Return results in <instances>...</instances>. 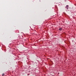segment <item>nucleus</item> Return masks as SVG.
<instances>
[{
  "instance_id": "1",
  "label": "nucleus",
  "mask_w": 76,
  "mask_h": 76,
  "mask_svg": "<svg viewBox=\"0 0 76 76\" xmlns=\"http://www.w3.org/2000/svg\"><path fill=\"white\" fill-rule=\"evenodd\" d=\"M69 6L68 5H66L65 8V9H66L65 10L66 12H67V10H68L69 11L70 10H69Z\"/></svg>"
},
{
  "instance_id": "2",
  "label": "nucleus",
  "mask_w": 76,
  "mask_h": 76,
  "mask_svg": "<svg viewBox=\"0 0 76 76\" xmlns=\"http://www.w3.org/2000/svg\"><path fill=\"white\" fill-rule=\"evenodd\" d=\"M59 30H60V31H62V28H59Z\"/></svg>"
},
{
  "instance_id": "3",
  "label": "nucleus",
  "mask_w": 76,
  "mask_h": 76,
  "mask_svg": "<svg viewBox=\"0 0 76 76\" xmlns=\"http://www.w3.org/2000/svg\"><path fill=\"white\" fill-rule=\"evenodd\" d=\"M18 37H19V38H21V37H20V35H18Z\"/></svg>"
},
{
  "instance_id": "4",
  "label": "nucleus",
  "mask_w": 76,
  "mask_h": 76,
  "mask_svg": "<svg viewBox=\"0 0 76 76\" xmlns=\"http://www.w3.org/2000/svg\"><path fill=\"white\" fill-rule=\"evenodd\" d=\"M4 74L3 73L2 75V76H4Z\"/></svg>"
}]
</instances>
